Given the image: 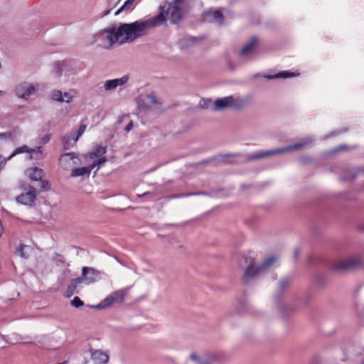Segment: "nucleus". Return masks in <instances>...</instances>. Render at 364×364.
<instances>
[{
    "label": "nucleus",
    "instance_id": "obj_9",
    "mask_svg": "<svg viewBox=\"0 0 364 364\" xmlns=\"http://www.w3.org/2000/svg\"><path fill=\"white\" fill-rule=\"evenodd\" d=\"M363 261L359 255L349 256L343 259L336 262L333 269L336 271L346 272L361 267Z\"/></svg>",
    "mask_w": 364,
    "mask_h": 364
},
{
    "label": "nucleus",
    "instance_id": "obj_25",
    "mask_svg": "<svg viewBox=\"0 0 364 364\" xmlns=\"http://www.w3.org/2000/svg\"><path fill=\"white\" fill-rule=\"evenodd\" d=\"M32 152H36L35 149L29 148L26 145H23L22 146L18 147L15 149L13 154H11L9 157L8 159H12L14 156L22 154V153H28L31 154Z\"/></svg>",
    "mask_w": 364,
    "mask_h": 364
},
{
    "label": "nucleus",
    "instance_id": "obj_20",
    "mask_svg": "<svg viewBox=\"0 0 364 364\" xmlns=\"http://www.w3.org/2000/svg\"><path fill=\"white\" fill-rule=\"evenodd\" d=\"M82 282H83L80 277L72 279L65 291V296L66 297H70L73 294L78 293L79 289L81 287L80 284Z\"/></svg>",
    "mask_w": 364,
    "mask_h": 364
},
{
    "label": "nucleus",
    "instance_id": "obj_22",
    "mask_svg": "<svg viewBox=\"0 0 364 364\" xmlns=\"http://www.w3.org/2000/svg\"><path fill=\"white\" fill-rule=\"evenodd\" d=\"M91 358L92 360L99 364H106L109 361V355L100 350L92 351Z\"/></svg>",
    "mask_w": 364,
    "mask_h": 364
},
{
    "label": "nucleus",
    "instance_id": "obj_39",
    "mask_svg": "<svg viewBox=\"0 0 364 364\" xmlns=\"http://www.w3.org/2000/svg\"><path fill=\"white\" fill-rule=\"evenodd\" d=\"M43 144L47 143L50 140V136H46L42 139Z\"/></svg>",
    "mask_w": 364,
    "mask_h": 364
},
{
    "label": "nucleus",
    "instance_id": "obj_19",
    "mask_svg": "<svg viewBox=\"0 0 364 364\" xmlns=\"http://www.w3.org/2000/svg\"><path fill=\"white\" fill-rule=\"evenodd\" d=\"M207 20L219 26L223 23V16L219 10H209L205 13Z\"/></svg>",
    "mask_w": 364,
    "mask_h": 364
},
{
    "label": "nucleus",
    "instance_id": "obj_8",
    "mask_svg": "<svg viewBox=\"0 0 364 364\" xmlns=\"http://www.w3.org/2000/svg\"><path fill=\"white\" fill-rule=\"evenodd\" d=\"M138 108L141 112H148L158 111L161 105V101L157 97L156 94L151 92L144 95H141L137 102Z\"/></svg>",
    "mask_w": 364,
    "mask_h": 364
},
{
    "label": "nucleus",
    "instance_id": "obj_10",
    "mask_svg": "<svg viewBox=\"0 0 364 364\" xmlns=\"http://www.w3.org/2000/svg\"><path fill=\"white\" fill-rule=\"evenodd\" d=\"M80 70V67L75 61H62L55 64V71L58 75L70 77L77 75Z\"/></svg>",
    "mask_w": 364,
    "mask_h": 364
},
{
    "label": "nucleus",
    "instance_id": "obj_15",
    "mask_svg": "<svg viewBox=\"0 0 364 364\" xmlns=\"http://www.w3.org/2000/svg\"><path fill=\"white\" fill-rule=\"evenodd\" d=\"M102 274V272L95 268L83 267L82 268V276L80 278L83 283L88 285L98 281L100 279V275Z\"/></svg>",
    "mask_w": 364,
    "mask_h": 364
},
{
    "label": "nucleus",
    "instance_id": "obj_27",
    "mask_svg": "<svg viewBox=\"0 0 364 364\" xmlns=\"http://www.w3.org/2000/svg\"><path fill=\"white\" fill-rule=\"evenodd\" d=\"M36 149V152H32L30 154L28 157L29 159H36L39 160L42 159L43 149L42 146H38Z\"/></svg>",
    "mask_w": 364,
    "mask_h": 364
},
{
    "label": "nucleus",
    "instance_id": "obj_32",
    "mask_svg": "<svg viewBox=\"0 0 364 364\" xmlns=\"http://www.w3.org/2000/svg\"><path fill=\"white\" fill-rule=\"evenodd\" d=\"M135 0H127L124 4L115 12V15H118L122 11L129 9Z\"/></svg>",
    "mask_w": 364,
    "mask_h": 364
},
{
    "label": "nucleus",
    "instance_id": "obj_37",
    "mask_svg": "<svg viewBox=\"0 0 364 364\" xmlns=\"http://www.w3.org/2000/svg\"><path fill=\"white\" fill-rule=\"evenodd\" d=\"M7 160H9L8 158L6 159L4 157L0 156V170L5 166Z\"/></svg>",
    "mask_w": 364,
    "mask_h": 364
},
{
    "label": "nucleus",
    "instance_id": "obj_40",
    "mask_svg": "<svg viewBox=\"0 0 364 364\" xmlns=\"http://www.w3.org/2000/svg\"><path fill=\"white\" fill-rule=\"evenodd\" d=\"M359 229L360 231H364V221L360 224Z\"/></svg>",
    "mask_w": 364,
    "mask_h": 364
},
{
    "label": "nucleus",
    "instance_id": "obj_24",
    "mask_svg": "<svg viewBox=\"0 0 364 364\" xmlns=\"http://www.w3.org/2000/svg\"><path fill=\"white\" fill-rule=\"evenodd\" d=\"M106 147L103 146H97L94 151L87 153L85 155V159H93L95 158L104 157L103 155L106 153Z\"/></svg>",
    "mask_w": 364,
    "mask_h": 364
},
{
    "label": "nucleus",
    "instance_id": "obj_17",
    "mask_svg": "<svg viewBox=\"0 0 364 364\" xmlns=\"http://www.w3.org/2000/svg\"><path fill=\"white\" fill-rule=\"evenodd\" d=\"M86 129L85 124H81L77 130V134L75 136H65L63 138V143L65 149H69V147L73 145L80 138V136L85 132Z\"/></svg>",
    "mask_w": 364,
    "mask_h": 364
},
{
    "label": "nucleus",
    "instance_id": "obj_42",
    "mask_svg": "<svg viewBox=\"0 0 364 364\" xmlns=\"http://www.w3.org/2000/svg\"><path fill=\"white\" fill-rule=\"evenodd\" d=\"M297 255H299V252L297 250L295 251V255L296 256Z\"/></svg>",
    "mask_w": 364,
    "mask_h": 364
},
{
    "label": "nucleus",
    "instance_id": "obj_33",
    "mask_svg": "<svg viewBox=\"0 0 364 364\" xmlns=\"http://www.w3.org/2000/svg\"><path fill=\"white\" fill-rule=\"evenodd\" d=\"M359 171V169H353L350 171L349 173H347L344 179L348 181H353L357 177V175Z\"/></svg>",
    "mask_w": 364,
    "mask_h": 364
},
{
    "label": "nucleus",
    "instance_id": "obj_12",
    "mask_svg": "<svg viewBox=\"0 0 364 364\" xmlns=\"http://www.w3.org/2000/svg\"><path fill=\"white\" fill-rule=\"evenodd\" d=\"M38 83L22 82L18 84L14 90L16 95L21 99L26 100L31 95L35 94L39 90Z\"/></svg>",
    "mask_w": 364,
    "mask_h": 364
},
{
    "label": "nucleus",
    "instance_id": "obj_28",
    "mask_svg": "<svg viewBox=\"0 0 364 364\" xmlns=\"http://www.w3.org/2000/svg\"><path fill=\"white\" fill-rule=\"evenodd\" d=\"M290 283H291V279L289 278L285 277V278L281 279L279 282V286H278L279 290L280 291H284L289 287Z\"/></svg>",
    "mask_w": 364,
    "mask_h": 364
},
{
    "label": "nucleus",
    "instance_id": "obj_30",
    "mask_svg": "<svg viewBox=\"0 0 364 364\" xmlns=\"http://www.w3.org/2000/svg\"><path fill=\"white\" fill-rule=\"evenodd\" d=\"M29 247L25 245H21L16 250L17 253L20 257L24 259L28 258V255L26 252V249H28Z\"/></svg>",
    "mask_w": 364,
    "mask_h": 364
},
{
    "label": "nucleus",
    "instance_id": "obj_29",
    "mask_svg": "<svg viewBox=\"0 0 364 364\" xmlns=\"http://www.w3.org/2000/svg\"><path fill=\"white\" fill-rule=\"evenodd\" d=\"M294 73H289V72H281V73H279L278 74L274 75V76H272V75H269V76H267L266 77L267 79H274V78H279V77H282V78H287V77H291L293 76H294Z\"/></svg>",
    "mask_w": 364,
    "mask_h": 364
},
{
    "label": "nucleus",
    "instance_id": "obj_16",
    "mask_svg": "<svg viewBox=\"0 0 364 364\" xmlns=\"http://www.w3.org/2000/svg\"><path fill=\"white\" fill-rule=\"evenodd\" d=\"M129 80V77L127 75H124L119 78H115L112 80H107L105 81L103 83V88L105 91H114L118 87L122 86L126 84Z\"/></svg>",
    "mask_w": 364,
    "mask_h": 364
},
{
    "label": "nucleus",
    "instance_id": "obj_41",
    "mask_svg": "<svg viewBox=\"0 0 364 364\" xmlns=\"http://www.w3.org/2000/svg\"><path fill=\"white\" fill-rule=\"evenodd\" d=\"M4 95V92L2 90H0V97L3 96Z\"/></svg>",
    "mask_w": 364,
    "mask_h": 364
},
{
    "label": "nucleus",
    "instance_id": "obj_23",
    "mask_svg": "<svg viewBox=\"0 0 364 364\" xmlns=\"http://www.w3.org/2000/svg\"><path fill=\"white\" fill-rule=\"evenodd\" d=\"M26 176L32 181H41L43 176V171L38 167L29 168L26 171Z\"/></svg>",
    "mask_w": 364,
    "mask_h": 364
},
{
    "label": "nucleus",
    "instance_id": "obj_4",
    "mask_svg": "<svg viewBox=\"0 0 364 364\" xmlns=\"http://www.w3.org/2000/svg\"><path fill=\"white\" fill-rule=\"evenodd\" d=\"M160 13L157 16H161L164 24L166 20L171 23H176L184 16L183 0H174L172 3L164 4L159 8Z\"/></svg>",
    "mask_w": 364,
    "mask_h": 364
},
{
    "label": "nucleus",
    "instance_id": "obj_14",
    "mask_svg": "<svg viewBox=\"0 0 364 364\" xmlns=\"http://www.w3.org/2000/svg\"><path fill=\"white\" fill-rule=\"evenodd\" d=\"M190 358L195 361L196 364H215L221 360L222 355L218 352H210L199 357L193 353L190 355Z\"/></svg>",
    "mask_w": 364,
    "mask_h": 364
},
{
    "label": "nucleus",
    "instance_id": "obj_6",
    "mask_svg": "<svg viewBox=\"0 0 364 364\" xmlns=\"http://www.w3.org/2000/svg\"><path fill=\"white\" fill-rule=\"evenodd\" d=\"M90 43L91 45L96 44L97 46L105 49L111 48L114 43H117V34L114 27L95 34L92 37Z\"/></svg>",
    "mask_w": 364,
    "mask_h": 364
},
{
    "label": "nucleus",
    "instance_id": "obj_31",
    "mask_svg": "<svg viewBox=\"0 0 364 364\" xmlns=\"http://www.w3.org/2000/svg\"><path fill=\"white\" fill-rule=\"evenodd\" d=\"M107 161V159L105 157H101L98 159L95 160L94 162H92L91 164L89 165V166H92V169L97 167L96 171L100 168L101 166H102L105 162Z\"/></svg>",
    "mask_w": 364,
    "mask_h": 364
},
{
    "label": "nucleus",
    "instance_id": "obj_5",
    "mask_svg": "<svg viewBox=\"0 0 364 364\" xmlns=\"http://www.w3.org/2000/svg\"><path fill=\"white\" fill-rule=\"evenodd\" d=\"M314 139L311 137H306L301 139L299 141L296 142L294 144L287 146L283 148L276 149L273 150L269 151H262L255 154H254L252 158L254 159L267 158L274 155H279L284 153L299 151L303 150L308 145L311 144Z\"/></svg>",
    "mask_w": 364,
    "mask_h": 364
},
{
    "label": "nucleus",
    "instance_id": "obj_36",
    "mask_svg": "<svg viewBox=\"0 0 364 364\" xmlns=\"http://www.w3.org/2000/svg\"><path fill=\"white\" fill-rule=\"evenodd\" d=\"M41 188L47 191L50 188L49 183L47 181H41Z\"/></svg>",
    "mask_w": 364,
    "mask_h": 364
},
{
    "label": "nucleus",
    "instance_id": "obj_21",
    "mask_svg": "<svg viewBox=\"0 0 364 364\" xmlns=\"http://www.w3.org/2000/svg\"><path fill=\"white\" fill-rule=\"evenodd\" d=\"M92 170V166H86L83 167H79L72 168L70 171V177L76 178V177H86L88 178L90 175V173Z\"/></svg>",
    "mask_w": 364,
    "mask_h": 364
},
{
    "label": "nucleus",
    "instance_id": "obj_34",
    "mask_svg": "<svg viewBox=\"0 0 364 364\" xmlns=\"http://www.w3.org/2000/svg\"><path fill=\"white\" fill-rule=\"evenodd\" d=\"M74 97L70 92H63V102L70 103L73 100Z\"/></svg>",
    "mask_w": 364,
    "mask_h": 364
},
{
    "label": "nucleus",
    "instance_id": "obj_13",
    "mask_svg": "<svg viewBox=\"0 0 364 364\" xmlns=\"http://www.w3.org/2000/svg\"><path fill=\"white\" fill-rule=\"evenodd\" d=\"M60 166L65 170H70L76 166L82 164L79 156L75 152H69L60 156L59 159Z\"/></svg>",
    "mask_w": 364,
    "mask_h": 364
},
{
    "label": "nucleus",
    "instance_id": "obj_1",
    "mask_svg": "<svg viewBox=\"0 0 364 364\" xmlns=\"http://www.w3.org/2000/svg\"><path fill=\"white\" fill-rule=\"evenodd\" d=\"M161 16H155L146 20H139L132 23H119L114 27L117 34V43H132L147 34L148 30L161 26Z\"/></svg>",
    "mask_w": 364,
    "mask_h": 364
},
{
    "label": "nucleus",
    "instance_id": "obj_7",
    "mask_svg": "<svg viewBox=\"0 0 364 364\" xmlns=\"http://www.w3.org/2000/svg\"><path fill=\"white\" fill-rule=\"evenodd\" d=\"M129 291V287L114 291L105 298L100 303L95 306V308L97 309H102L109 308L114 304H121L124 301Z\"/></svg>",
    "mask_w": 364,
    "mask_h": 364
},
{
    "label": "nucleus",
    "instance_id": "obj_26",
    "mask_svg": "<svg viewBox=\"0 0 364 364\" xmlns=\"http://www.w3.org/2000/svg\"><path fill=\"white\" fill-rule=\"evenodd\" d=\"M49 98L58 102H63V92L60 90H53L49 94Z\"/></svg>",
    "mask_w": 364,
    "mask_h": 364
},
{
    "label": "nucleus",
    "instance_id": "obj_3",
    "mask_svg": "<svg viewBox=\"0 0 364 364\" xmlns=\"http://www.w3.org/2000/svg\"><path fill=\"white\" fill-rule=\"evenodd\" d=\"M252 97L250 95L242 97L228 96L218 98L214 101L206 100L201 106L205 108L211 107L213 111H221L226 109H240L251 103Z\"/></svg>",
    "mask_w": 364,
    "mask_h": 364
},
{
    "label": "nucleus",
    "instance_id": "obj_18",
    "mask_svg": "<svg viewBox=\"0 0 364 364\" xmlns=\"http://www.w3.org/2000/svg\"><path fill=\"white\" fill-rule=\"evenodd\" d=\"M259 41L257 37H252L241 48L240 55L241 56H247L253 53Z\"/></svg>",
    "mask_w": 364,
    "mask_h": 364
},
{
    "label": "nucleus",
    "instance_id": "obj_11",
    "mask_svg": "<svg viewBox=\"0 0 364 364\" xmlns=\"http://www.w3.org/2000/svg\"><path fill=\"white\" fill-rule=\"evenodd\" d=\"M21 188L23 193L16 198V202L24 205H33L38 195L36 189L27 183H21Z\"/></svg>",
    "mask_w": 364,
    "mask_h": 364
},
{
    "label": "nucleus",
    "instance_id": "obj_38",
    "mask_svg": "<svg viewBox=\"0 0 364 364\" xmlns=\"http://www.w3.org/2000/svg\"><path fill=\"white\" fill-rule=\"evenodd\" d=\"M133 122H130L125 127L124 130L127 132H129V131H131L132 129H133Z\"/></svg>",
    "mask_w": 364,
    "mask_h": 364
},
{
    "label": "nucleus",
    "instance_id": "obj_35",
    "mask_svg": "<svg viewBox=\"0 0 364 364\" xmlns=\"http://www.w3.org/2000/svg\"><path fill=\"white\" fill-rule=\"evenodd\" d=\"M83 304V301L78 296H75L71 301V305L76 308L82 306Z\"/></svg>",
    "mask_w": 364,
    "mask_h": 364
},
{
    "label": "nucleus",
    "instance_id": "obj_2",
    "mask_svg": "<svg viewBox=\"0 0 364 364\" xmlns=\"http://www.w3.org/2000/svg\"><path fill=\"white\" fill-rule=\"evenodd\" d=\"M278 262V257L271 255L265 258L261 264H257L252 257H247L241 267L244 269L242 280L245 283L252 282L260 272L274 267Z\"/></svg>",
    "mask_w": 364,
    "mask_h": 364
}]
</instances>
